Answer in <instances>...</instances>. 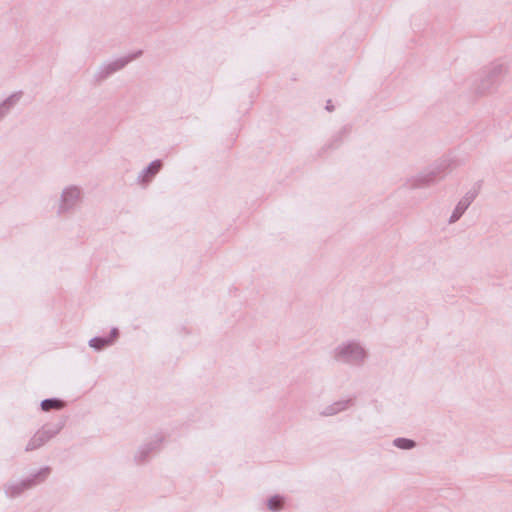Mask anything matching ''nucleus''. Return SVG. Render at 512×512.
<instances>
[{
    "label": "nucleus",
    "mask_w": 512,
    "mask_h": 512,
    "mask_svg": "<svg viewBox=\"0 0 512 512\" xmlns=\"http://www.w3.org/2000/svg\"><path fill=\"white\" fill-rule=\"evenodd\" d=\"M41 407L44 411H49L51 409H61L64 407V403L60 400H56V399H47V400H44L42 403H41Z\"/></svg>",
    "instance_id": "obj_1"
},
{
    "label": "nucleus",
    "mask_w": 512,
    "mask_h": 512,
    "mask_svg": "<svg viewBox=\"0 0 512 512\" xmlns=\"http://www.w3.org/2000/svg\"><path fill=\"white\" fill-rule=\"evenodd\" d=\"M282 505H283V500L279 496H274V497L270 498L268 501V507L272 511H276V510L280 509L282 507Z\"/></svg>",
    "instance_id": "obj_2"
},
{
    "label": "nucleus",
    "mask_w": 512,
    "mask_h": 512,
    "mask_svg": "<svg viewBox=\"0 0 512 512\" xmlns=\"http://www.w3.org/2000/svg\"><path fill=\"white\" fill-rule=\"evenodd\" d=\"M160 168H161L160 161H154L149 166V168L147 170V174H149L150 176H153V175H155L160 170Z\"/></svg>",
    "instance_id": "obj_5"
},
{
    "label": "nucleus",
    "mask_w": 512,
    "mask_h": 512,
    "mask_svg": "<svg viewBox=\"0 0 512 512\" xmlns=\"http://www.w3.org/2000/svg\"><path fill=\"white\" fill-rule=\"evenodd\" d=\"M131 59H126V60H121V61H117L114 63V65H116V67L114 68V70L116 69H120L122 68L126 63H128Z\"/></svg>",
    "instance_id": "obj_6"
},
{
    "label": "nucleus",
    "mask_w": 512,
    "mask_h": 512,
    "mask_svg": "<svg viewBox=\"0 0 512 512\" xmlns=\"http://www.w3.org/2000/svg\"><path fill=\"white\" fill-rule=\"evenodd\" d=\"M326 109H327L328 111H332V110H333V106L331 105V100H329V101L327 102Z\"/></svg>",
    "instance_id": "obj_7"
},
{
    "label": "nucleus",
    "mask_w": 512,
    "mask_h": 512,
    "mask_svg": "<svg viewBox=\"0 0 512 512\" xmlns=\"http://www.w3.org/2000/svg\"><path fill=\"white\" fill-rule=\"evenodd\" d=\"M109 342L104 340V339H101V338H95V339H92L90 341V345L96 349H100V348H103L105 347L106 345H108Z\"/></svg>",
    "instance_id": "obj_4"
},
{
    "label": "nucleus",
    "mask_w": 512,
    "mask_h": 512,
    "mask_svg": "<svg viewBox=\"0 0 512 512\" xmlns=\"http://www.w3.org/2000/svg\"><path fill=\"white\" fill-rule=\"evenodd\" d=\"M395 445L401 449H410L414 446V442L409 439L399 438L395 440Z\"/></svg>",
    "instance_id": "obj_3"
}]
</instances>
